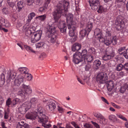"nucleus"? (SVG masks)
Returning a JSON list of instances; mask_svg holds the SVG:
<instances>
[{
    "mask_svg": "<svg viewBox=\"0 0 128 128\" xmlns=\"http://www.w3.org/2000/svg\"><path fill=\"white\" fill-rule=\"evenodd\" d=\"M69 5V2H61L58 4L56 10L54 12L53 14L54 18L56 21H57L62 15L66 16Z\"/></svg>",
    "mask_w": 128,
    "mask_h": 128,
    "instance_id": "nucleus-1",
    "label": "nucleus"
},
{
    "mask_svg": "<svg viewBox=\"0 0 128 128\" xmlns=\"http://www.w3.org/2000/svg\"><path fill=\"white\" fill-rule=\"evenodd\" d=\"M47 30L46 34L50 42L54 44V46L57 48L60 44L58 41V34L56 28L54 26H52L48 25L47 27Z\"/></svg>",
    "mask_w": 128,
    "mask_h": 128,
    "instance_id": "nucleus-2",
    "label": "nucleus"
},
{
    "mask_svg": "<svg viewBox=\"0 0 128 128\" xmlns=\"http://www.w3.org/2000/svg\"><path fill=\"white\" fill-rule=\"evenodd\" d=\"M37 109L38 112H35L38 116V122L42 124V126L44 128H50L51 126V124H46L48 122V118L43 113V108L38 104Z\"/></svg>",
    "mask_w": 128,
    "mask_h": 128,
    "instance_id": "nucleus-3",
    "label": "nucleus"
},
{
    "mask_svg": "<svg viewBox=\"0 0 128 128\" xmlns=\"http://www.w3.org/2000/svg\"><path fill=\"white\" fill-rule=\"evenodd\" d=\"M20 87L22 88V90L18 91V95L22 97L23 99L26 98L28 94L32 92V90L29 86L23 84Z\"/></svg>",
    "mask_w": 128,
    "mask_h": 128,
    "instance_id": "nucleus-4",
    "label": "nucleus"
},
{
    "mask_svg": "<svg viewBox=\"0 0 128 128\" xmlns=\"http://www.w3.org/2000/svg\"><path fill=\"white\" fill-rule=\"evenodd\" d=\"M108 77L107 74L104 72H101L98 74L96 76V80L98 82L104 84L107 82Z\"/></svg>",
    "mask_w": 128,
    "mask_h": 128,
    "instance_id": "nucleus-5",
    "label": "nucleus"
},
{
    "mask_svg": "<svg viewBox=\"0 0 128 128\" xmlns=\"http://www.w3.org/2000/svg\"><path fill=\"white\" fill-rule=\"evenodd\" d=\"M42 32L41 30H38L35 32H33L31 38V42L34 43L39 40L41 38Z\"/></svg>",
    "mask_w": 128,
    "mask_h": 128,
    "instance_id": "nucleus-6",
    "label": "nucleus"
},
{
    "mask_svg": "<svg viewBox=\"0 0 128 128\" xmlns=\"http://www.w3.org/2000/svg\"><path fill=\"white\" fill-rule=\"evenodd\" d=\"M30 108V104L29 102H26L21 105L18 109L22 114H24Z\"/></svg>",
    "mask_w": 128,
    "mask_h": 128,
    "instance_id": "nucleus-7",
    "label": "nucleus"
},
{
    "mask_svg": "<svg viewBox=\"0 0 128 128\" xmlns=\"http://www.w3.org/2000/svg\"><path fill=\"white\" fill-rule=\"evenodd\" d=\"M47 102V104L46 106V108L50 111H54L56 108V102L52 100H50Z\"/></svg>",
    "mask_w": 128,
    "mask_h": 128,
    "instance_id": "nucleus-8",
    "label": "nucleus"
},
{
    "mask_svg": "<svg viewBox=\"0 0 128 128\" xmlns=\"http://www.w3.org/2000/svg\"><path fill=\"white\" fill-rule=\"evenodd\" d=\"M89 3L91 8L93 10H96L100 5L98 0H90Z\"/></svg>",
    "mask_w": 128,
    "mask_h": 128,
    "instance_id": "nucleus-9",
    "label": "nucleus"
},
{
    "mask_svg": "<svg viewBox=\"0 0 128 128\" xmlns=\"http://www.w3.org/2000/svg\"><path fill=\"white\" fill-rule=\"evenodd\" d=\"M73 16L71 13H70L68 14L66 17V22L68 27H70V26L73 25L74 22H76L73 21Z\"/></svg>",
    "mask_w": 128,
    "mask_h": 128,
    "instance_id": "nucleus-10",
    "label": "nucleus"
},
{
    "mask_svg": "<svg viewBox=\"0 0 128 128\" xmlns=\"http://www.w3.org/2000/svg\"><path fill=\"white\" fill-rule=\"evenodd\" d=\"M76 24V22H74L73 25L70 26V27H68V29H69V35L70 36L76 35L75 34V32L77 27Z\"/></svg>",
    "mask_w": 128,
    "mask_h": 128,
    "instance_id": "nucleus-11",
    "label": "nucleus"
},
{
    "mask_svg": "<svg viewBox=\"0 0 128 128\" xmlns=\"http://www.w3.org/2000/svg\"><path fill=\"white\" fill-rule=\"evenodd\" d=\"M58 28L61 32L62 33L66 32L67 27L65 22L64 21L61 22L58 26Z\"/></svg>",
    "mask_w": 128,
    "mask_h": 128,
    "instance_id": "nucleus-12",
    "label": "nucleus"
},
{
    "mask_svg": "<svg viewBox=\"0 0 128 128\" xmlns=\"http://www.w3.org/2000/svg\"><path fill=\"white\" fill-rule=\"evenodd\" d=\"M26 117L27 119L32 120H35L37 118H38V116L35 112L33 113H28L26 114Z\"/></svg>",
    "mask_w": 128,
    "mask_h": 128,
    "instance_id": "nucleus-13",
    "label": "nucleus"
},
{
    "mask_svg": "<svg viewBox=\"0 0 128 128\" xmlns=\"http://www.w3.org/2000/svg\"><path fill=\"white\" fill-rule=\"evenodd\" d=\"M23 77L19 76L15 79L14 82V84L18 86H19L20 84L23 82Z\"/></svg>",
    "mask_w": 128,
    "mask_h": 128,
    "instance_id": "nucleus-14",
    "label": "nucleus"
},
{
    "mask_svg": "<svg viewBox=\"0 0 128 128\" xmlns=\"http://www.w3.org/2000/svg\"><path fill=\"white\" fill-rule=\"evenodd\" d=\"M125 47L121 48L118 50V52L120 55H122L123 56H128V48L124 51Z\"/></svg>",
    "mask_w": 128,
    "mask_h": 128,
    "instance_id": "nucleus-15",
    "label": "nucleus"
},
{
    "mask_svg": "<svg viewBox=\"0 0 128 128\" xmlns=\"http://www.w3.org/2000/svg\"><path fill=\"white\" fill-rule=\"evenodd\" d=\"M83 56H73V62L75 64H77L83 60Z\"/></svg>",
    "mask_w": 128,
    "mask_h": 128,
    "instance_id": "nucleus-16",
    "label": "nucleus"
},
{
    "mask_svg": "<svg viewBox=\"0 0 128 128\" xmlns=\"http://www.w3.org/2000/svg\"><path fill=\"white\" fill-rule=\"evenodd\" d=\"M123 18L121 16H119L115 20V25H118L119 24L124 25V22L123 20Z\"/></svg>",
    "mask_w": 128,
    "mask_h": 128,
    "instance_id": "nucleus-17",
    "label": "nucleus"
},
{
    "mask_svg": "<svg viewBox=\"0 0 128 128\" xmlns=\"http://www.w3.org/2000/svg\"><path fill=\"white\" fill-rule=\"evenodd\" d=\"M81 46L80 44L78 43H76L72 46V51L74 52L78 51L80 49Z\"/></svg>",
    "mask_w": 128,
    "mask_h": 128,
    "instance_id": "nucleus-18",
    "label": "nucleus"
},
{
    "mask_svg": "<svg viewBox=\"0 0 128 128\" xmlns=\"http://www.w3.org/2000/svg\"><path fill=\"white\" fill-rule=\"evenodd\" d=\"M18 72L22 74H25V75L28 72V69L26 67H20L18 70Z\"/></svg>",
    "mask_w": 128,
    "mask_h": 128,
    "instance_id": "nucleus-19",
    "label": "nucleus"
},
{
    "mask_svg": "<svg viewBox=\"0 0 128 128\" xmlns=\"http://www.w3.org/2000/svg\"><path fill=\"white\" fill-rule=\"evenodd\" d=\"M36 48H38L41 47H43V48H46L48 46L47 44L44 42H40L36 44Z\"/></svg>",
    "mask_w": 128,
    "mask_h": 128,
    "instance_id": "nucleus-20",
    "label": "nucleus"
},
{
    "mask_svg": "<svg viewBox=\"0 0 128 128\" xmlns=\"http://www.w3.org/2000/svg\"><path fill=\"white\" fill-rule=\"evenodd\" d=\"M114 84L113 82L110 80L109 81L107 85V88L108 91H111L113 88Z\"/></svg>",
    "mask_w": 128,
    "mask_h": 128,
    "instance_id": "nucleus-21",
    "label": "nucleus"
},
{
    "mask_svg": "<svg viewBox=\"0 0 128 128\" xmlns=\"http://www.w3.org/2000/svg\"><path fill=\"white\" fill-rule=\"evenodd\" d=\"M32 28H28L26 31V36L28 37H30L32 38Z\"/></svg>",
    "mask_w": 128,
    "mask_h": 128,
    "instance_id": "nucleus-22",
    "label": "nucleus"
},
{
    "mask_svg": "<svg viewBox=\"0 0 128 128\" xmlns=\"http://www.w3.org/2000/svg\"><path fill=\"white\" fill-rule=\"evenodd\" d=\"M16 128H30V127L29 125L27 124H26L23 125H21L19 122L17 125Z\"/></svg>",
    "mask_w": 128,
    "mask_h": 128,
    "instance_id": "nucleus-23",
    "label": "nucleus"
},
{
    "mask_svg": "<svg viewBox=\"0 0 128 128\" xmlns=\"http://www.w3.org/2000/svg\"><path fill=\"white\" fill-rule=\"evenodd\" d=\"M20 102L19 99L16 98L14 99L12 101L11 104V106H14L16 104L19 103Z\"/></svg>",
    "mask_w": 128,
    "mask_h": 128,
    "instance_id": "nucleus-24",
    "label": "nucleus"
},
{
    "mask_svg": "<svg viewBox=\"0 0 128 128\" xmlns=\"http://www.w3.org/2000/svg\"><path fill=\"white\" fill-rule=\"evenodd\" d=\"M17 6L18 9V12H20V10L22 9L24 6L23 2L22 1L18 2L17 4Z\"/></svg>",
    "mask_w": 128,
    "mask_h": 128,
    "instance_id": "nucleus-25",
    "label": "nucleus"
},
{
    "mask_svg": "<svg viewBox=\"0 0 128 128\" xmlns=\"http://www.w3.org/2000/svg\"><path fill=\"white\" fill-rule=\"evenodd\" d=\"M92 27V23L90 22H88V26L86 29L88 32V34L91 31Z\"/></svg>",
    "mask_w": 128,
    "mask_h": 128,
    "instance_id": "nucleus-26",
    "label": "nucleus"
},
{
    "mask_svg": "<svg viewBox=\"0 0 128 128\" xmlns=\"http://www.w3.org/2000/svg\"><path fill=\"white\" fill-rule=\"evenodd\" d=\"M83 60H84V62L87 61L88 62H90L93 59V56H84Z\"/></svg>",
    "mask_w": 128,
    "mask_h": 128,
    "instance_id": "nucleus-27",
    "label": "nucleus"
},
{
    "mask_svg": "<svg viewBox=\"0 0 128 128\" xmlns=\"http://www.w3.org/2000/svg\"><path fill=\"white\" fill-rule=\"evenodd\" d=\"M5 81L4 75V74H2L1 76H0V84L1 86L4 85V84Z\"/></svg>",
    "mask_w": 128,
    "mask_h": 128,
    "instance_id": "nucleus-28",
    "label": "nucleus"
},
{
    "mask_svg": "<svg viewBox=\"0 0 128 128\" xmlns=\"http://www.w3.org/2000/svg\"><path fill=\"white\" fill-rule=\"evenodd\" d=\"M88 32L85 29L81 30L80 32V34L81 35V36L82 37H84L87 34H88Z\"/></svg>",
    "mask_w": 128,
    "mask_h": 128,
    "instance_id": "nucleus-29",
    "label": "nucleus"
},
{
    "mask_svg": "<svg viewBox=\"0 0 128 128\" xmlns=\"http://www.w3.org/2000/svg\"><path fill=\"white\" fill-rule=\"evenodd\" d=\"M101 64V62L99 60H96L94 62V66H96L95 68L96 69H97L98 68Z\"/></svg>",
    "mask_w": 128,
    "mask_h": 128,
    "instance_id": "nucleus-30",
    "label": "nucleus"
},
{
    "mask_svg": "<svg viewBox=\"0 0 128 128\" xmlns=\"http://www.w3.org/2000/svg\"><path fill=\"white\" fill-rule=\"evenodd\" d=\"M109 119L112 122H114L116 120V117L114 115H110L108 116Z\"/></svg>",
    "mask_w": 128,
    "mask_h": 128,
    "instance_id": "nucleus-31",
    "label": "nucleus"
},
{
    "mask_svg": "<svg viewBox=\"0 0 128 128\" xmlns=\"http://www.w3.org/2000/svg\"><path fill=\"white\" fill-rule=\"evenodd\" d=\"M123 69V65L121 64H120L116 66V70L117 71H120Z\"/></svg>",
    "mask_w": 128,
    "mask_h": 128,
    "instance_id": "nucleus-32",
    "label": "nucleus"
},
{
    "mask_svg": "<svg viewBox=\"0 0 128 128\" xmlns=\"http://www.w3.org/2000/svg\"><path fill=\"white\" fill-rule=\"evenodd\" d=\"M93 114L96 118L100 119L103 116L100 113L98 112H94Z\"/></svg>",
    "mask_w": 128,
    "mask_h": 128,
    "instance_id": "nucleus-33",
    "label": "nucleus"
},
{
    "mask_svg": "<svg viewBox=\"0 0 128 128\" xmlns=\"http://www.w3.org/2000/svg\"><path fill=\"white\" fill-rule=\"evenodd\" d=\"M30 104V106L31 105L33 104H36V102H37V100L35 98H32L30 102L28 101Z\"/></svg>",
    "mask_w": 128,
    "mask_h": 128,
    "instance_id": "nucleus-34",
    "label": "nucleus"
},
{
    "mask_svg": "<svg viewBox=\"0 0 128 128\" xmlns=\"http://www.w3.org/2000/svg\"><path fill=\"white\" fill-rule=\"evenodd\" d=\"M24 47L29 52H30L33 53H34L35 52V51L33 50L32 48L26 45H24Z\"/></svg>",
    "mask_w": 128,
    "mask_h": 128,
    "instance_id": "nucleus-35",
    "label": "nucleus"
},
{
    "mask_svg": "<svg viewBox=\"0 0 128 128\" xmlns=\"http://www.w3.org/2000/svg\"><path fill=\"white\" fill-rule=\"evenodd\" d=\"M117 37L116 36H114L110 41L111 43L113 45L116 44L117 43Z\"/></svg>",
    "mask_w": 128,
    "mask_h": 128,
    "instance_id": "nucleus-36",
    "label": "nucleus"
},
{
    "mask_svg": "<svg viewBox=\"0 0 128 128\" xmlns=\"http://www.w3.org/2000/svg\"><path fill=\"white\" fill-rule=\"evenodd\" d=\"M35 15V14L34 12H32L30 13L28 16V19L27 20L28 22L30 21L32 19L33 17H34Z\"/></svg>",
    "mask_w": 128,
    "mask_h": 128,
    "instance_id": "nucleus-37",
    "label": "nucleus"
},
{
    "mask_svg": "<svg viewBox=\"0 0 128 128\" xmlns=\"http://www.w3.org/2000/svg\"><path fill=\"white\" fill-rule=\"evenodd\" d=\"M24 76L26 78H28V80H30L32 79V75L30 74H29L28 72Z\"/></svg>",
    "mask_w": 128,
    "mask_h": 128,
    "instance_id": "nucleus-38",
    "label": "nucleus"
},
{
    "mask_svg": "<svg viewBox=\"0 0 128 128\" xmlns=\"http://www.w3.org/2000/svg\"><path fill=\"white\" fill-rule=\"evenodd\" d=\"M46 18V15L45 14L43 15L37 17L36 18V19L39 18L41 20L44 21L45 20Z\"/></svg>",
    "mask_w": 128,
    "mask_h": 128,
    "instance_id": "nucleus-39",
    "label": "nucleus"
},
{
    "mask_svg": "<svg viewBox=\"0 0 128 128\" xmlns=\"http://www.w3.org/2000/svg\"><path fill=\"white\" fill-rule=\"evenodd\" d=\"M12 102L11 101V99L10 98H8L6 101V105L8 107H10V106L11 105V104Z\"/></svg>",
    "mask_w": 128,
    "mask_h": 128,
    "instance_id": "nucleus-40",
    "label": "nucleus"
},
{
    "mask_svg": "<svg viewBox=\"0 0 128 128\" xmlns=\"http://www.w3.org/2000/svg\"><path fill=\"white\" fill-rule=\"evenodd\" d=\"M96 36H98V38L99 39V40L100 42H103V40L102 41L101 40V39H103V37L102 36L101 34H102V33H96V34H95Z\"/></svg>",
    "mask_w": 128,
    "mask_h": 128,
    "instance_id": "nucleus-41",
    "label": "nucleus"
},
{
    "mask_svg": "<svg viewBox=\"0 0 128 128\" xmlns=\"http://www.w3.org/2000/svg\"><path fill=\"white\" fill-rule=\"evenodd\" d=\"M88 52L90 54H94L95 53V50L93 48H91L88 50Z\"/></svg>",
    "mask_w": 128,
    "mask_h": 128,
    "instance_id": "nucleus-42",
    "label": "nucleus"
},
{
    "mask_svg": "<svg viewBox=\"0 0 128 128\" xmlns=\"http://www.w3.org/2000/svg\"><path fill=\"white\" fill-rule=\"evenodd\" d=\"M104 44L108 46H109L111 44L110 41L107 39L104 40Z\"/></svg>",
    "mask_w": 128,
    "mask_h": 128,
    "instance_id": "nucleus-43",
    "label": "nucleus"
},
{
    "mask_svg": "<svg viewBox=\"0 0 128 128\" xmlns=\"http://www.w3.org/2000/svg\"><path fill=\"white\" fill-rule=\"evenodd\" d=\"M9 112L8 111L4 110V118L5 119H6L8 118V114Z\"/></svg>",
    "mask_w": 128,
    "mask_h": 128,
    "instance_id": "nucleus-44",
    "label": "nucleus"
},
{
    "mask_svg": "<svg viewBox=\"0 0 128 128\" xmlns=\"http://www.w3.org/2000/svg\"><path fill=\"white\" fill-rule=\"evenodd\" d=\"M124 25H121V24L116 25V27L117 29L120 30L123 28Z\"/></svg>",
    "mask_w": 128,
    "mask_h": 128,
    "instance_id": "nucleus-45",
    "label": "nucleus"
},
{
    "mask_svg": "<svg viewBox=\"0 0 128 128\" xmlns=\"http://www.w3.org/2000/svg\"><path fill=\"white\" fill-rule=\"evenodd\" d=\"M45 6V4H44V6L40 8L39 9V11L41 12L44 11L46 10L47 9L48 7H46Z\"/></svg>",
    "mask_w": 128,
    "mask_h": 128,
    "instance_id": "nucleus-46",
    "label": "nucleus"
},
{
    "mask_svg": "<svg viewBox=\"0 0 128 128\" xmlns=\"http://www.w3.org/2000/svg\"><path fill=\"white\" fill-rule=\"evenodd\" d=\"M98 8H99V9L98 10V12L100 13H102L104 10L103 7L102 6H100L99 5Z\"/></svg>",
    "mask_w": 128,
    "mask_h": 128,
    "instance_id": "nucleus-47",
    "label": "nucleus"
},
{
    "mask_svg": "<svg viewBox=\"0 0 128 128\" xmlns=\"http://www.w3.org/2000/svg\"><path fill=\"white\" fill-rule=\"evenodd\" d=\"M91 65L89 64H88L86 65L85 67V70L86 71H88L91 68Z\"/></svg>",
    "mask_w": 128,
    "mask_h": 128,
    "instance_id": "nucleus-48",
    "label": "nucleus"
},
{
    "mask_svg": "<svg viewBox=\"0 0 128 128\" xmlns=\"http://www.w3.org/2000/svg\"><path fill=\"white\" fill-rule=\"evenodd\" d=\"M52 0H45L44 4H45L46 7H48V4Z\"/></svg>",
    "mask_w": 128,
    "mask_h": 128,
    "instance_id": "nucleus-49",
    "label": "nucleus"
},
{
    "mask_svg": "<svg viewBox=\"0 0 128 128\" xmlns=\"http://www.w3.org/2000/svg\"><path fill=\"white\" fill-rule=\"evenodd\" d=\"M87 53V51L86 50L84 49L83 50L81 53V56H84L86 55Z\"/></svg>",
    "mask_w": 128,
    "mask_h": 128,
    "instance_id": "nucleus-50",
    "label": "nucleus"
},
{
    "mask_svg": "<svg viewBox=\"0 0 128 128\" xmlns=\"http://www.w3.org/2000/svg\"><path fill=\"white\" fill-rule=\"evenodd\" d=\"M101 32V30L98 28H96L94 31V33L95 34L96 33H100Z\"/></svg>",
    "mask_w": 128,
    "mask_h": 128,
    "instance_id": "nucleus-51",
    "label": "nucleus"
},
{
    "mask_svg": "<svg viewBox=\"0 0 128 128\" xmlns=\"http://www.w3.org/2000/svg\"><path fill=\"white\" fill-rule=\"evenodd\" d=\"M34 2V0H28L27 1V4L29 6L32 5Z\"/></svg>",
    "mask_w": 128,
    "mask_h": 128,
    "instance_id": "nucleus-52",
    "label": "nucleus"
},
{
    "mask_svg": "<svg viewBox=\"0 0 128 128\" xmlns=\"http://www.w3.org/2000/svg\"><path fill=\"white\" fill-rule=\"evenodd\" d=\"M91 123L94 125L95 126L96 128H100L99 125L97 123L94 122L92 121L91 122Z\"/></svg>",
    "mask_w": 128,
    "mask_h": 128,
    "instance_id": "nucleus-53",
    "label": "nucleus"
},
{
    "mask_svg": "<svg viewBox=\"0 0 128 128\" xmlns=\"http://www.w3.org/2000/svg\"><path fill=\"white\" fill-rule=\"evenodd\" d=\"M58 109L60 112L62 113L64 111V109L62 107L59 106H58Z\"/></svg>",
    "mask_w": 128,
    "mask_h": 128,
    "instance_id": "nucleus-54",
    "label": "nucleus"
},
{
    "mask_svg": "<svg viewBox=\"0 0 128 128\" xmlns=\"http://www.w3.org/2000/svg\"><path fill=\"white\" fill-rule=\"evenodd\" d=\"M100 120H101L102 121L103 124H105L106 121L107 120L103 116H102V117L100 119Z\"/></svg>",
    "mask_w": 128,
    "mask_h": 128,
    "instance_id": "nucleus-55",
    "label": "nucleus"
},
{
    "mask_svg": "<svg viewBox=\"0 0 128 128\" xmlns=\"http://www.w3.org/2000/svg\"><path fill=\"white\" fill-rule=\"evenodd\" d=\"M110 56H102V59L104 60H107L110 59Z\"/></svg>",
    "mask_w": 128,
    "mask_h": 128,
    "instance_id": "nucleus-56",
    "label": "nucleus"
},
{
    "mask_svg": "<svg viewBox=\"0 0 128 128\" xmlns=\"http://www.w3.org/2000/svg\"><path fill=\"white\" fill-rule=\"evenodd\" d=\"M7 3H8L9 6L12 8L14 6V4L13 2L8 1Z\"/></svg>",
    "mask_w": 128,
    "mask_h": 128,
    "instance_id": "nucleus-57",
    "label": "nucleus"
},
{
    "mask_svg": "<svg viewBox=\"0 0 128 128\" xmlns=\"http://www.w3.org/2000/svg\"><path fill=\"white\" fill-rule=\"evenodd\" d=\"M16 76V74L15 73L11 74L10 75V77L12 79H13L15 78Z\"/></svg>",
    "mask_w": 128,
    "mask_h": 128,
    "instance_id": "nucleus-58",
    "label": "nucleus"
},
{
    "mask_svg": "<svg viewBox=\"0 0 128 128\" xmlns=\"http://www.w3.org/2000/svg\"><path fill=\"white\" fill-rule=\"evenodd\" d=\"M101 99L104 102H105L107 104H109L107 100L105 99L104 97H101Z\"/></svg>",
    "mask_w": 128,
    "mask_h": 128,
    "instance_id": "nucleus-59",
    "label": "nucleus"
},
{
    "mask_svg": "<svg viewBox=\"0 0 128 128\" xmlns=\"http://www.w3.org/2000/svg\"><path fill=\"white\" fill-rule=\"evenodd\" d=\"M126 90V88L124 87H121L120 90V92L123 93Z\"/></svg>",
    "mask_w": 128,
    "mask_h": 128,
    "instance_id": "nucleus-60",
    "label": "nucleus"
},
{
    "mask_svg": "<svg viewBox=\"0 0 128 128\" xmlns=\"http://www.w3.org/2000/svg\"><path fill=\"white\" fill-rule=\"evenodd\" d=\"M6 22L5 20L3 18H2L0 20V23L3 25L5 24V22Z\"/></svg>",
    "mask_w": 128,
    "mask_h": 128,
    "instance_id": "nucleus-61",
    "label": "nucleus"
},
{
    "mask_svg": "<svg viewBox=\"0 0 128 128\" xmlns=\"http://www.w3.org/2000/svg\"><path fill=\"white\" fill-rule=\"evenodd\" d=\"M72 38H71V40L72 42H75L76 40V35L74 36H71Z\"/></svg>",
    "mask_w": 128,
    "mask_h": 128,
    "instance_id": "nucleus-62",
    "label": "nucleus"
},
{
    "mask_svg": "<svg viewBox=\"0 0 128 128\" xmlns=\"http://www.w3.org/2000/svg\"><path fill=\"white\" fill-rule=\"evenodd\" d=\"M123 66L125 70L128 71V63L125 64L123 65Z\"/></svg>",
    "mask_w": 128,
    "mask_h": 128,
    "instance_id": "nucleus-63",
    "label": "nucleus"
},
{
    "mask_svg": "<svg viewBox=\"0 0 128 128\" xmlns=\"http://www.w3.org/2000/svg\"><path fill=\"white\" fill-rule=\"evenodd\" d=\"M84 126L86 128H90L92 126L90 124H86L84 125Z\"/></svg>",
    "mask_w": 128,
    "mask_h": 128,
    "instance_id": "nucleus-64",
    "label": "nucleus"
}]
</instances>
